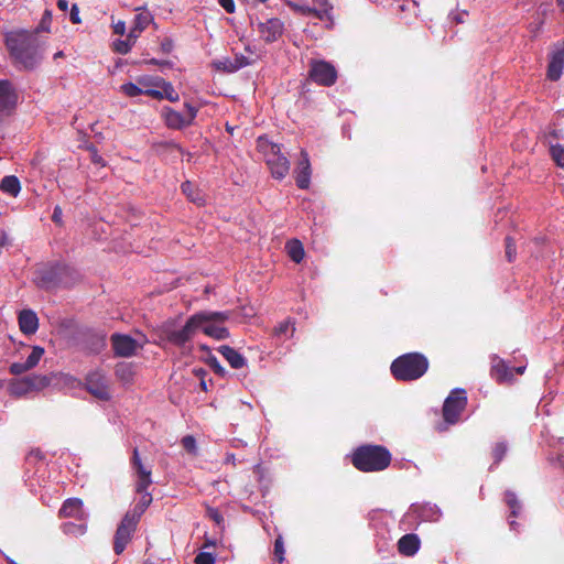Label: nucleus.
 Here are the masks:
<instances>
[{"mask_svg":"<svg viewBox=\"0 0 564 564\" xmlns=\"http://www.w3.org/2000/svg\"><path fill=\"white\" fill-rule=\"evenodd\" d=\"M286 251L289 257L296 263H300L304 258V248L300 240H291L286 243Z\"/></svg>","mask_w":564,"mask_h":564,"instance_id":"nucleus-28","label":"nucleus"},{"mask_svg":"<svg viewBox=\"0 0 564 564\" xmlns=\"http://www.w3.org/2000/svg\"><path fill=\"white\" fill-rule=\"evenodd\" d=\"M44 355V348L40 346H34L31 354L24 361L26 364V368L33 369L40 362L41 358Z\"/></svg>","mask_w":564,"mask_h":564,"instance_id":"nucleus-36","label":"nucleus"},{"mask_svg":"<svg viewBox=\"0 0 564 564\" xmlns=\"http://www.w3.org/2000/svg\"><path fill=\"white\" fill-rule=\"evenodd\" d=\"M182 445L189 454L195 455L197 453L196 440L192 435L184 436Z\"/></svg>","mask_w":564,"mask_h":564,"instance_id":"nucleus-43","label":"nucleus"},{"mask_svg":"<svg viewBox=\"0 0 564 564\" xmlns=\"http://www.w3.org/2000/svg\"><path fill=\"white\" fill-rule=\"evenodd\" d=\"M311 78L323 86H332L337 78L335 67L325 61H314L310 69Z\"/></svg>","mask_w":564,"mask_h":564,"instance_id":"nucleus-12","label":"nucleus"},{"mask_svg":"<svg viewBox=\"0 0 564 564\" xmlns=\"http://www.w3.org/2000/svg\"><path fill=\"white\" fill-rule=\"evenodd\" d=\"M139 495H140L139 501L134 506L133 510L127 512L128 516L135 518L137 521L140 520L142 513L145 511V509L152 502V496L150 492H142Z\"/></svg>","mask_w":564,"mask_h":564,"instance_id":"nucleus-27","label":"nucleus"},{"mask_svg":"<svg viewBox=\"0 0 564 564\" xmlns=\"http://www.w3.org/2000/svg\"><path fill=\"white\" fill-rule=\"evenodd\" d=\"M427 368V359L417 352L402 355L391 364V372L394 378L403 381L421 378Z\"/></svg>","mask_w":564,"mask_h":564,"instance_id":"nucleus-3","label":"nucleus"},{"mask_svg":"<svg viewBox=\"0 0 564 564\" xmlns=\"http://www.w3.org/2000/svg\"><path fill=\"white\" fill-rule=\"evenodd\" d=\"M31 370L30 368H26V364L25 362H13L11 366H10V372L13 373V375H21L23 372H26Z\"/></svg>","mask_w":564,"mask_h":564,"instance_id":"nucleus-47","label":"nucleus"},{"mask_svg":"<svg viewBox=\"0 0 564 564\" xmlns=\"http://www.w3.org/2000/svg\"><path fill=\"white\" fill-rule=\"evenodd\" d=\"M0 189L13 197H17L21 191V184L17 176L8 175L0 182Z\"/></svg>","mask_w":564,"mask_h":564,"instance_id":"nucleus-26","label":"nucleus"},{"mask_svg":"<svg viewBox=\"0 0 564 564\" xmlns=\"http://www.w3.org/2000/svg\"><path fill=\"white\" fill-rule=\"evenodd\" d=\"M226 462H227V463L235 464V456H234V455H231V454H230V455H227V457H226Z\"/></svg>","mask_w":564,"mask_h":564,"instance_id":"nucleus-64","label":"nucleus"},{"mask_svg":"<svg viewBox=\"0 0 564 564\" xmlns=\"http://www.w3.org/2000/svg\"><path fill=\"white\" fill-rule=\"evenodd\" d=\"M210 365L216 373H219L221 376L225 375V372H226L225 369L220 366V364L215 358H213L210 360Z\"/></svg>","mask_w":564,"mask_h":564,"instance_id":"nucleus-58","label":"nucleus"},{"mask_svg":"<svg viewBox=\"0 0 564 564\" xmlns=\"http://www.w3.org/2000/svg\"><path fill=\"white\" fill-rule=\"evenodd\" d=\"M550 152L554 162L558 166L564 167V147L560 144L552 145Z\"/></svg>","mask_w":564,"mask_h":564,"instance_id":"nucleus-39","label":"nucleus"},{"mask_svg":"<svg viewBox=\"0 0 564 564\" xmlns=\"http://www.w3.org/2000/svg\"><path fill=\"white\" fill-rule=\"evenodd\" d=\"M232 62H235V65H239V69L252 63L251 59L243 55H237Z\"/></svg>","mask_w":564,"mask_h":564,"instance_id":"nucleus-51","label":"nucleus"},{"mask_svg":"<svg viewBox=\"0 0 564 564\" xmlns=\"http://www.w3.org/2000/svg\"><path fill=\"white\" fill-rule=\"evenodd\" d=\"M314 2L318 6L317 9H326L327 13L332 15L330 11L333 7L329 4L328 0H314Z\"/></svg>","mask_w":564,"mask_h":564,"instance_id":"nucleus-56","label":"nucleus"},{"mask_svg":"<svg viewBox=\"0 0 564 564\" xmlns=\"http://www.w3.org/2000/svg\"><path fill=\"white\" fill-rule=\"evenodd\" d=\"M467 404L466 392L463 389H456L446 398L443 406L444 420L454 424L458 421L459 414Z\"/></svg>","mask_w":564,"mask_h":564,"instance_id":"nucleus-8","label":"nucleus"},{"mask_svg":"<svg viewBox=\"0 0 564 564\" xmlns=\"http://www.w3.org/2000/svg\"><path fill=\"white\" fill-rule=\"evenodd\" d=\"M207 514L210 519H213L217 524H220L224 521L223 516L216 509L209 508L207 510Z\"/></svg>","mask_w":564,"mask_h":564,"instance_id":"nucleus-50","label":"nucleus"},{"mask_svg":"<svg viewBox=\"0 0 564 564\" xmlns=\"http://www.w3.org/2000/svg\"><path fill=\"white\" fill-rule=\"evenodd\" d=\"M152 484L151 476L137 477L135 491L138 494L148 492V488Z\"/></svg>","mask_w":564,"mask_h":564,"instance_id":"nucleus-42","label":"nucleus"},{"mask_svg":"<svg viewBox=\"0 0 564 564\" xmlns=\"http://www.w3.org/2000/svg\"><path fill=\"white\" fill-rule=\"evenodd\" d=\"M257 149L263 155L274 178L282 180L288 175L290 162L288 158L281 153L279 144L271 142L265 137H259L257 140Z\"/></svg>","mask_w":564,"mask_h":564,"instance_id":"nucleus-4","label":"nucleus"},{"mask_svg":"<svg viewBox=\"0 0 564 564\" xmlns=\"http://www.w3.org/2000/svg\"><path fill=\"white\" fill-rule=\"evenodd\" d=\"M131 45L128 41H121L117 44V51L121 54H127L131 50Z\"/></svg>","mask_w":564,"mask_h":564,"instance_id":"nucleus-54","label":"nucleus"},{"mask_svg":"<svg viewBox=\"0 0 564 564\" xmlns=\"http://www.w3.org/2000/svg\"><path fill=\"white\" fill-rule=\"evenodd\" d=\"M295 181L296 185L302 189L308 188L311 183V163L305 150L301 151V159L295 170Z\"/></svg>","mask_w":564,"mask_h":564,"instance_id":"nucleus-16","label":"nucleus"},{"mask_svg":"<svg viewBox=\"0 0 564 564\" xmlns=\"http://www.w3.org/2000/svg\"><path fill=\"white\" fill-rule=\"evenodd\" d=\"M218 3L226 10V12H235L236 7L234 0H218Z\"/></svg>","mask_w":564,"mask_h":564,"instance_id":"nucleus-52","label":"nucleus"},{"mask_svg":"<svg viewBox=\"0 0 564 564\" xmlns=\"http://www.w3.org/2000/svg\"><path fill=\"white\" fill-rule=\"evenodd\" d=\"M59 513L62 517H72L82 519L84 517L83 510V501L78 498H69L67 499L61 510Z\"/></svg>","mask_w":564,"mask_h":564,"instance_id":"nucleus-23","label":"nucleus"},{"mask_svg":"<svg viewBox=\"0 0 564 564\" xmlns=\"http://www.w3.org/2000/svg\"><path fill=\"white\" fill-rule=\"evenodd\" d=\"M185 110L186 112L183 115L170 107H164L162 109V117L165 124L171 129H182L192 124L197 115V108L191 104H185Z\"/></svg>","mask_w":564,"mask_h":564,"instance_id":"nucleus-10","label":"nucleus"},{"mask_svg":"<svg viewBox=\"0 0 564 564\" xmlns=\"http://www.w3.org/2000/svg\"><path fill=\"white\" fill-rule=\"evenodd\" d=\"M6 45L15 64L22 68H33L41 59L40 45L34 34L26 31L10 32Z\"/></svg>","mask_w":564,"mask_h":564,"instance_id":"nucleus-1","label":"nucleus"},{"mask_svg":"<svg viewBox=\"0 0 564 564\" xmlns=\"http://www.w3.org/2000/svg\"><path fill=\"white\" fill-rule=\"evenodd\" d=\"M50 383L45 376L33 375L21 379H14L9 384L12 395L21 397L34 390H41Z\"/></svg>","mask_w":564,"mask_h":564,"instance_id":"nucleus-11","label":"nucleus"},{"mask_svg":"<svg viewBox=\"0 0 564 564\" xmlns=\"http://www.w3.org/2000/svg\"><path fill=\"white\" fill-rule=\"evenodd\" d=\"M512 369V373L516 372L518 375H522L525 370V367L524 366H520V367H517V368H511Z\"/></svg>","mask_w":564,"mask_h":564,"instance_id":"nucleus-63","label":"nucleus"},{"mask_svg":"<svg viewBox=\"0 0 564 564\" xmlns=\"http://www.w3.org/2000/svg\"><path fill=\"white\" fill-rule=\"evenodd\" d=\"M138 522L139 521H137L135 518L128 516L127 513L123 517L115 535L113 550L117 554H121L126 549L127 544L131 540V535L134 532Z\"/></svg>","mask_w":564,"mask_h":564,"instance_id":"nucleus-13","label":"nucleus"},{"mask_svg":"<svg viewBox=\"0 0 564 564\" xmlns=\"http://www.w3.org/2000/svg\"><path fill=\"white\" fill-rule=\"evenodd\" d=\"M73 274L72 268L64 263L44 264L36 269L34 283L44 290L54 289L61 284H67V278Z\"/></svg>","mask_w":564,"mask_h":564,"instance_id":"nucleus-5","label":"nucleus"},{"mask_svg":"<svg viewBox=\"0 0 564 564\" xmlns=\"http://www.w3.org/2000/svg\"><path fill=\"white\" fill-rule=\"evenodd\" d=\"M147 339L143 335L139 338H132L124 334H113L111 336V344L116 356L119 357H131L137 354L138 350L142 349Z\"/></svg>","mask_w":564,"mask_h":564,"instance_id":"nucleus-7","label":"nucleus"},{"mask_svg":"<svg viewBox=\"0 0 564 564\" xmlns=\"http://www.w3.org/2000/svg\"><path fill=\"white\" fill-rule=\"evenodd\" d=\"M15 105V95L8 80H0V112L7 115Z\"/></svg>","mask_w":564,"mask_h":564,"instance_id":"nucleus-17","label":"nucleus"},{"mask_svg":"<svg viewBox=\"0 0 564 564\" xmlns=\"http://www.w3.org/2000/svg\"><path fill=\"white\" fill-rule=\"evenodd\" d=\"M19 326L23 334L32 335L39 328V318L32 310H23L19 314Z\"/></svg>","mask_w":564,"mask_h":564,"instance_id":"nucleus-19","label":"nucleus"},{"mask_svg":"<svg viewBox=\"0 0 564 564\" xmlns=\"http://www.w3.org/2000/svg\"><path fill=\"white\" fill-rule=\"evenodd\" d=\"M390 462V453L384 447L376 445L361 446L352 456L355 467L362 471L383 470Z\"/></svg>","mask_w":564,"mask_h":564,"instance_id":"nucleus-2","label":"nucleus"},{"mask_svg":"<svg viewBox=\"0 0 564 564\" xmlns=\"http://www.w3.org/2000/svg\"><path fill=\"white\" fill-rule=\"evenodd\" d=\"M564 66V50L560 48L554 52L551 56L549 66H547V78L551 80H557L563 70Z\"/></svg>","mask_w":564,"mask_h":564,"instance_id":"nucleus-22","label":"nucleus"},{"mask_svg":"<svg viewBox=\"0 0 564 564\" xmlns=\"http://www.w3.org/2000/svg\"><path fill=\"white\" fill-rule=\"evenodd\" d=\"M134 371L131 364L120 362L116 367V376L124 383H129L133 378Z\"/></svg>","mask_w":564,"mask_h":564,"instance_id":"nucleus-29","label":"nucleus"},{"mask_svg":"<svg viewBox=\"0 0 564 564\" xmlns=\"http://www.w3.org/2000/svg\"><path fill=\"white\" fill-rule=\"evenodd\" d=\"M69 19L74 24H79L82 22L79 17V9L77 4H73L70 8Z\"/></svg>","mask_w":564,"mask_h":564,"instance_id":"nucleus-49","label":"nucleus"},{"mask_svg":"<svg viewBox=\"0 0 564 564\" xmlns=\"http://www.w3.org/2000/svg\"><path fill=\"white\" fill-rule=\"evenodd\" d=\"M506 453H507V446H506V444H503V443H498V444L495 446L494 451H492V455H494V458H495V463H499V462L503 458V456H505V454H506Z\"/></svg>","mask_w":564,"mask_h":564,"instance_id":"nucleus-45","label":"nucleus"},{"mask_svg":"<svg viewBox=\"0 0 564 564\" xmlns=\"http://www.w3.org/2000/svg\"><path fill=\"white\" fill-rule=\"evenodd\" d=\"M196 564H214L215 563V556L210 552H200L195 557Z\"/></svg>","mask_w":564,"mask_h":564,"instance_id":"nucleus-44","label":"nucleus"},{"mask_svg":"<svg viewBox=\"0 0 564 564\" xmlns=\"http://www.w3.org/2000/svg\"><path fill=\"white\" fill-rule=\"evenodd\" d=\"M399 552L405 556H413L420 549V539L414 533L403 535L398 542Z\"/></svg>","mask_w":564,"mask_h":564,"instance_id":"nucleus-21","label":"nucleus"},{"mask_svg":"<svg viewBox=\"0 0 564 564\" xmlns=\"http://www.w3.org/2000/svg\"><path fill=\"white\" fill-rule=\"evenodd\" d=\"M156 88L158 87H153L151 89L145 90V95L156 98V99H163L164 98L163 89L162 88L156 89Z\"/></svg>","mask_w":564,"mask_h":564,"instance_id":"nucleus-53","label":"nucleus"},{"mask_svg":"<svg viewBox=\"0 0 564 564\" xmlns=\"http://www.w3.org/2000/svg\"><path fill=\"white\" fill-rule=\"evenodd\" d=\"M151 22L152 15L147 11H142L135 14L133 25L137 28V31H143Z\"/></svg>","mask_w":564,"mask_h":564,"instance_id":"nucleus-35","label":"nucleus"},{"mask_svg":"<svg viewBox=\"0 0 564 564\" xmlns=\"http://www.w3.org/2000/svg\"><path fill=\"white\" fill-rule=\"evenodd\" d=\"M213 66L217 70L227 72V73H234L239 70V65H235V62L230 58H223L217 59L213 62Z\"/></svg>","mask_w":564,"mask_h":564,"instance_id":"nucleus-34","label":"nucleus"},{"mask_svg":"<svg viewBox=\"0 0 564 564\" xmlns=\"http://www.w3.org/2000/svg\"><path fill=\"white\" fill-rule=\"evenodd\" d=\"M467 11H462V12H456V13H452L451 17L452 19L457 22V23H463L464 20H465V17L467 15Z\"/></svg>","mask_w":564,"mask_h":564,"instance_id":"nucleus-59","label":"nucleus"},{"mask_svg":"<svg viewBox=\"0 0 564 564\" xmlns=\"http://www.w3.org/2000/svg\"><path fill=\"white\" fill-rule=\"evenodd\" d=\"M63 531L66 534L82 535L85 533L86 527L83 524H75V523L68 522L63 525Z\"/></svg>","mask_w":564,"mask_h":564,"instance_id":"nucleus-40","label":"nucleus"},{"mask_svg":"<svg viewBox=\"0 0 564 564\" xmlns=\"http://www.w3.org/2000/svg\"><path fill=\"white\" fill-rule=\"evenodd\" d=\"M113 29H115L116 34L122 35V34H124V31H126V24H124V22L119 21L118 23L115 24Z\"/></svg>","mask_w":564,"mask_h":564,"instance_id":"nucleus-60","label":"nucleus"},{"mask_svg":"<svg viewBox=\"0 0 564 564\" xmlns=\"http://www.w3.org/2000/svg\"><path fill=\"white\" fill-rule=\"evenodd\" d=\"M196 316H204L199 322V329L215 339H225L229 332L224 323L229 318V312H200Z\"/></svg>","mask_w":564,"mask_h":564,"instance_id":"nucleus-6","label":"nucleus"},{"mask_svg":"<svg viewBox=\"0 0 564 564\" xmlns=\"http://www.w3.org/2000/svg\"><path fill=\"white\" fill-rule=\"evenodd\" d=\"M132 466L135 469L137 477L151 476V470L148 469L141 462L139 452L137 448L133 449Z\"/></svg>","mask_w":564,"mask_h":564,"instance_id":"nucleus-33","label":"nucleus"},{"mask_svg":"<svg viewBox=\"0 0 564 564\" xmlns=\"http://www.w3.org/2000/svg\"><path fill=\"white\" fill-rule=\"evenodd\" d=\"M219 352L225 357L229 365L235 369H240L246 365V359L237 350L229 346H221Z\"/></svg>","mask_w":564,"mask_h":564,"instance_id":"nucleus-24","label":"nucleus"},{"mask_svg":"<svg viewBox=\"0 0 564 564\" xmlns=\"http://www.w3.org/2000/svg\"><path fill=\"white\" fill-rule=\"evenodd\" d=\"M160 77H151V76H141L137 79V83L142 91L145 95V90L151 89L153 87H159L161 83Z\"/></svg>","mask_w":564,"mask_h":564,"instance_id":"nucleus-32","label":"nucleus"},{"mask_svg":"<svg viewBox=\"0 0 564 564\" xmlns=\"http://www.w3.org/2000/svg\"><path fill=\"white\" fill-rule=\"evenodd\" d=\"M62 215H63L62 208L59 206H55L53 215H52L53 221L56 224H61Z\"/></svg>","mask_w":564,"mask_h":564,"instance_id":"nucleus-57","label":"nucleus"},{"mask_svg":"<svg viewBox=\"0 0 564 564\" xmlns=\"http://www.w3.org/2000/svg\"><path fill=\"white\" fill-rule=\"evenodd\" d=\"M159 88L163 89L164 98H166L167 100L174 102L180 99V96L173 88L172 84L165 82L164 79H161Z\"/></svg>","mask_w":564,"mask_h":564,"instance_id":"nucleus-37","label":"nucleus"},{"mask_svg":"<svg viewBox=\"0 0 564 564\" xmlns=\"http://www.w3.org/2000/svg\"><path fill=\"white\" fill-rule=\"evenodd\" d=\"M182 191L183 193L191 199L192 202L200 205L204 203V199L200 195V193L195 188L194 184L191 182H185L182 184Z\"/></svg>","mask_w":564,"mask_h":564,"instance_id":"nucleus-30","label":"nucleus"},{"mask_svg":"<svg viewBox=\"0 0 564 564\" xmlns=\"http://www.w3.org/2000/svg\"><path fill=\"white\" fill-rule=\"evenodd\" d=\"M204 316L193 315L181 329H174L170 326L164 328V334L167 340L175 345H184L188 341L197 330H199V322Z\"/></svg>","mask_w":564,"mask_h":564,"instance_id":"nucleus-9","label":"nucleus"},{"mask_svg":"<svg viewBox=\"0 0 564 564\" xmlns=\"http://www.w3.org/2000/svg\"><path fill=\"white\" fill-rule=\"evenodd\" d=\"M283 22L276 18L268 19L267 21L259 22L257 24L260 37L267 43L278 41L283 33Z\"/></svg>","mask_w":564,"mask_h":564,"instance_id":"nucleus-15","label":"nucleus"},{"mask_svg":"<svg viewBox=\"0 0 564 564\" xmlns=\"http://www.w3.org/2000/svg\"><path fill=\"white\" fill-rule=\"evenodd\" d=\"M274 555L279 562L284 560V545L281 538H278L274 542Z\"/></svg>","mask_w":564,"mask_h":564,"instance_id":"nucleus-46","label":"nucleus"},{"mask_svg":"<svg viewBox=\"0 0 564 564\" xmlns=\"http://www.w3.org/2000/svg\"><path fill=\"white\" fill-rule=\"evenodd\" d=\"M87 390L97 399L108 400L110 398L109 380L100 371H93L86 378Z\"/></svg>","mask_w":564,"mask_h":564,"instance_id":"nucleus-14","label":"nucleus"},{"mask_svg":"<svg viewBox=\"0 0 564 564\" xmlns=\"http://www.w3.org/2000/svg\"><path fill=\"white\" fill-rule=\"evenodd\" d=\"M120 91L128 97H138L140 95H143L138 83H126L120 86Z\"/></svg>","mask_w":564,"mask_h":564,"instance_id":"nucleus-38","label":"nucleus"},{"mask_svg":"<svg viewBox=\"0 0 564 564\" xmlns=\"http://www.w3.org/2000/svg\"><path fill=\"white\" fill-rule=\"evenodd\" d=\"M94 163L96 164H102V159L101 156H99L96 152L93 153V156H91Z\"/></svg>","mask_w":564,"mask_h":564,"instance_id":"nucleus-62","label":"nucleus"},{"mask_svg":"<svg viewBox=\"0 0 564 564\" xmlns=\"http://www.w3.org/2000/svg\"><path fill=\"white\" fill-rule=\"evenodd\" d=\"M293 8L304 14V15H315L317 19H319L321 21H326L328 22V26H330L333 24V20H332V15H329L327 13V10L326 9H316V8H311L308 6H299V4H295L293 6Z\"/></svg>","mask_w":564,"mask_h":564,"instance_id":"nucleus-25","label":"nucleus"},{"mask_svg":"<svg viewBox=\"0 0 564 564\" xmlns=\"http://www.w3.org/2000/svg\"><path fill=\"white\" fill-rule=\"evenodd\" d=\"M514 254H516L514 243L511 238H507L506 239V256H507L508 260L512 261L514 259Z\"/></svg>","mask_w":564,"mask_h":564,"instance_id":"nucleus-48","label":"nucleus"},{"mask_svg":"<svg viewBox=\"0 0 564 564\" xmlns=\"http://www.w3.org/2000/svg\"><path fill=\"white\" fill-rule=\"evenodd\" d=\"M294 323L290 319L281 322L275 328H274V335L278 337H291L294 333Z\"/></svg>","mask_w":564,"mask_h":564,"instance_id":"nucleus-31","label":"nucleus"},{"mask_svg":"<svg viewBox=\"0 0 564 564\" xmlns=\"http://www.w3.org/2000/svg\"><path fill=\"white\" fill-rule=\"evenodd\" d=\"M57 8L61 10V11H67L68 9V1L67 0H57Z\"/></svg>","mask_w":564,"mask_h":564,"instance_id":"nucleus-61","label":"nucleus"},{"mask_svg":"<svg viewBox=\"0 0 564 564\" xmlns=\"http://www.w3.org/2000/svg\"><path fill=\"white\" fill-rule=\"evenodd\" d=\"M411 512L416 513L423 521L436 522L440 520L442 513L435 505H412Z\"/></svg>","mask_w":564,"mask_h":564,"instance_id":"nucleus-20","label":"nucleus"},{"mask_svg":"<svg viewBox=\"0 0 564 564\" xmlns=\"http://www.w3.org/2000/svg\"><path fill=\"white\" fill-rule=\"evenodd\" d=\"M141 33L142 31H137V28L133 25L128 34L127 41L132 44Z\"/></svg>","mask_w":564,"mask_h":564,"instance_id":"nucleus-55","label":"nucleus"},{"mask_svg":"<svg viewBox=\"0 0 564 564\" xmlns=\"http://www.w3.org/2000/svg\"><path fill=\"white\" fill-rule=\"evenodd\" d=\"M506 502L509 506V508L511 509V516L517 517L518 510L520 509V503H519L516 495L511 491H507L506 492Z\"/></svg>","mask_w":564,"mask_h":564,"instance_id":"nucleus-41","label":"nucleus"},{"mask_svg":"<svg viewBox=\"0 0 564 564\" xmlns=\"http://www.w3.org/2000/svg\"><path fill=\"white\" fill-rule=\"evenodd\" d=\"M491 377L500 383L512 381V369L503 359L495 357L491 362Z\"/></svg>","mask_w":564,"mask_h":564,"instance_id":"nucleus-18","label":"nucleus"}]
</instances>
